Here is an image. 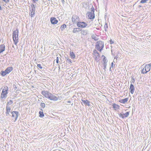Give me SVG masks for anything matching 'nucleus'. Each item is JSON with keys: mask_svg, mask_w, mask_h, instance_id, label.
Instances as JSON below:
<instances>
[{"mask_svg": "<svg viewBox=\"0 0 151 151\" xmlns=\"http://www.w3.org/2000/svg\"><path fill=\"white\" fill-rule=\"evenodd\" d=\"M42 94L45 97L51 100L56 101L58 100V97L47 91H42Z\"/></svg>", "mask_w": 151, "mask_h": 151, "instance_id": "nucleus-1", "label": "nucleus"}, {"mask_svg": "<svg viewBox=\"0 0 151 151\" xmlns=\"http://www.w3.org/2000/svg\"><path fill=\"white\" fill-rule=\"evenodd\" d=\"M18 29L14 31L12 33L13 39L15 45H17L18 42Z\"/></svg>", "mask_w": 151, "mask_h": 151, "instance_id": "nucleus-2", "label": "nucleus"}, {"mask_svg": "<svg viewBox=\"0 0 151 151\" xmlns=\"http://www.w3.org/2000/svg\"><path fill=\"white\" fill-rule=\"evenodd\" d=\"M8 89L7 87H4L1 94V98L3 99L6 97L7 94L8 93Z\"/></svg>", "mask_w": 151, "mask_h": 151, "instance_id": "nucleus-3", "label": "nucleus"}, {"mask_svg": "<svg viewBox=\"0 0 151 151\" xmlns=\"http://www.w3.org/2000/svg\"><path fill=\"white\" fill-rule=\"evenodd\" d=\"M104 46L103 43L101 41H99L96 43V48L98 50L101 51L104 47Z\"/></svg>", "mask_w": 151, "mask_h": 151, "instance_id": "nucleus-4", "label": "nucleus"}, {"mask_svg": "<svg viewBox=\"0 0 151 151\" xmlns=\"http://www.w3.org/2000/svg\"><path fill=\"white\" fill-rule=\"evenodd\" d=\"M72 20L74 24H77L79 21V18L77 16L74 15L72 17Z\"/></svg>", "mask_w": 151, "mask_h": 151, "instance_id": "nucleus-5", "label": "nucleus"}, {"mask_svg": "<svg viewBox=\"0 0 151 151\" xmlns=\"http://www.w3.org/2000/svg\"><path fill=\"white\" fill-rule=\"evenodd\" d=\"M77 25L78 27L83 28L85 27L87 25V24L84 22H79Z\"/></svg>", "mask_w": 151, "mask_h": 151, "instance_id": "nucleus-6", "label": "nucleus"}, {"mask_svg": "<svg viewBox=\"0 0 151 151\" xmlns=\"http://www.w3.org/2000/svg\"><path fill=\"white\" fill-rule=\"evenodd\" d=\"M93 54L96 61H98L100 58L99 54L96 50L93 51Z\"/></svg>", "mask_w": 151, "mask_h": 151, "instance_id": "nucleus-7", "label": "nucleus"}, {"mask_svg": "<svg viewBox=\"0 0 151 151\" xmlns=\"http://www.w3.org/2000/svg\"><path fill=\"white\" fill-rule=\"evenodd\" d=\"M87 14L89 19H93L94 18V12H87Z\"/></svg>", "mask_w": 151, "mask_h": 151, "instance_id": "nucleus-8", "label": "nucleus"}, {"mask_svg": "<svg viewBox=\"0 0 151 151\" xmlns=\"http://www.w3.org/2000/svg\"><path fill=\"white\" fill-rule=\"evenodd\" d=\"M12 107L8 106H8H6V114L7 116H8L9 115V113H10L12 111Z\"/></svg>", "mask_w": 151, "mask_h": 151, "instance_id": "nucleus-9", "label": "nucleus"}, {"mask_svg": "<svg viewBox=\"0 0 151 151\" xmlns=\"http://www.w3.org/2000/svg\"><path fill=\"white\" fill-rule=\"evenodd\" d=\"M18 113V112L16 111H13L12 113H11L12 114V117L15 120L14 121H15L17 120V119L18 117L17 114Z\"/></svg>", "mask_w": 151, "mask_h": 151, "instance_id": "nucleus-10", "label": "nucleus"}, {"mask_svg": "<svg viewBox=\"0 0 151 151\" xmlns=\"http://www.w3.org/2000/svg\"><path fill=\"white\" fill-rule=\"evenodd\" d=\"M50 21L52 24H56L58 22V21L54 17L51 18Z\"/></svg>", "mask_w": 151, "mask_h": 151, "instance_id": "nucleus-11", "label": "nucleus"}, {"mask_svg": "<svg viewBox=\"0 0 151 151\" xmlns=\"http://www.w3.org/2000/svg\"><path fill=\"white\" fill-rule=\"evenodd\" d=\"M102 57H104V59H103V65H104V69L105 70V69L106 68V63H107V60L106 59V57L104 56V55H103L102 56Z\"/></svg>", "mask_w": 151, "mask_h": 151, "instance_id": "nucleus-12", "label": "nucleus"}, {"mask_svg": "<svg viewBox=\"0 0 151 151\" xmlns=\"http://www.w3.org/2000/svg\"><path fill=\"white\" fill-rule=\"evenodd\" d=\"M128 100V98H126L124 99H122L119 100V101L121 103L125 104L126 103Z\"/></svg>", "mask_w": 151, "mask_h": 151, "instance_id": "nucleus-13", "label": "nucleus"}, {"mask_svg": "<svg viewBox=\"0 0 151 151\" xmlns=\"http://www.w3.org/2000/svg\"><path fill=\"white\" fill-rule=\"evenodd\" d=\"M130 92L132 94H133L134 91V87L133 84H131L130 87Z\"/></svg>", "mask_w": 151, "mask_h": 151, "instance_id": "nucleus-14", "label": "nucleus"}, {"mask_svg": "<svg viewBox=\"0 0 151 151\" xmlns=\"http://www.w3.org/2000/svg\"><path fill=\"white\" fill-rule=\"evenodd\" d=\"M5 50V46L4 45H2L0 46V53L2 52Z\"/></svg>", "mask_w": 151, "mask_h": 151, "instance_id": "nucleus-15", "label": "nucleus"}, {"mask_svg": "<svg viewBox=\"0 0 151 151\" xmlns=\"http://www.w3.org/2000/svg\"><path fill=\"white\" fill-rule=\"evenodd\" d=\"M82 101L83 103L85 104V105H87L88 106H90V102L88 100H82Z\"/></svg>", "mask_w": 151, "mask_h": 151, "instance_id": "nucleus-16", "label": "nucleus"}, {"mask_svg": "<svg viewBox=\"0 0 151 151\" xmlns=\"http://www.w3.org/2000/svg\"><path fill=\"white\" fill-rule=\"evenodd\" d=\"M13 70V68L12 67H9L8 68L5 70V72L8 74L9 73Z\"/></svg>", "mask_w": 151, "mask_h": 151, "instance_id": "nucleus-17", "label": "nucleus"}, {"mask_svg": "<svg viewBox=\"0 0 151 151\" xmlns=\"http://www.w3.org/2000/svg\"><path fill=\"white\" fill-rule=\"evenodd\" d=\"M69 55L71 59H74L75 58L76 56L73 52L70 51V52Z\"/></svg>", "mask_w": 151, "mask_h": 151, "instance_id": "nucleus-18", "label": "nucleus"}, {"mask_svg": "<svg viewBox=\"0 0 151 151\" xmlns=\"http://www.w3.org/2000/svg\"><path fill=\"white\" fill-rule=\"evenodd\" d=\"M145 67L146 68V70L147 72H148L150 70V64H146Z\"/></svg>", "mask_w": 151, "mask_h": 151, "instance_id": "nucleus-19", "label": "nucleus"}, {"mask_svg": "<svg viewBox=\"0 0 151 151\" xmlns=\"http://www.w3.org/2000/svg\"><path fill=\"white\" fill-rule=\"evenodd\" d=\"M80 31V28H74L73 32L74 33L78 32Z\"/></svg>", "mask_w": 151, "mask_h": 151, "instance_id": "nucleus-20", "label": "nucleus"}, {"mask_svg": "<svg viewBox=\"0 0 151 151\" xmlns=\"http://www.w3.org/2000/svg\"><path fill=\"white\" fill-rule=\"evenodd\" d=\"M129 114V112H127L125 114H121V116L123 118L124 117H127Z\"/></svg>", "mask_w": 151, "mask_h": 151, "instance_id": "nucleus-21", "label": "nucleus"}, {"mask_svg": "<svg viewBox=\"0 0 151 151\" xmlns=\"http://www.w3.org/2000/svg\"><path fill=\"white\" fill-rule=\"evenodd\" d=\"M88 33V31L87 30L83 29V30L81 32V33L82 35H86Z\"/></svg>", "mask_w": 151, "mask_h": 151, "instance_id": "nucleus-22", "label": "nucleus"}, {"mask_svg": "<svg viewBox=\"0 0 151 151\" xmlns=\"http://www.w3.org/2000/svg\"><path fill=\"white\" fill-rule=\"evenodd\" d=\"M119 106L116 104H114L113 105V107L115 110H116L119 109Z\"/></svg>", "mask_w": 151, "mask_h": 151, "instance_id": "nucleus-23", "label": "nucleus"}, {"mask_svg": "<svg viewBox=\"0 0 151 151\" xmlns=\"http://www.w3.org/2000/svg\"><path fill=\"white\" fill-rule=\"evenodd\" d=\"M142 73H146L147 72V70H146V68H145V67H142Z\"/></svg>", "mask_w": 151, "mask_h": 151, "instance_id": "nucleus-24", "label": "nucleus"}, {"mask_svg": "<svg viewBox=\"0 0 151 151\" xmlns=\"http://www.w3.org/2000/svg\"><path fill=\"white\" fill-rule=\"evenodd\" d=\"M66 62L69 64H71L72 63L71 60L69 59L68 57L66 58Z\"/></svg>", "mask_w": 151, "mask_h": 151, "instance_id": "nucleus-25", "label": "nucleus"}, {"mask_svg": "<svg viewBox=\"0 0 151 151\" xmlns=\"http://www.w3.org/2000/svg\"><path fill=\"white\" fill-rule=\"evenodd\" d=\"M12 101L10 100V101H9V102H8V104H7L6 106H8H8L12 107Z\"/></svg>", "mask_w": 151, "mask_h": 151, "instance_id": "nucleus-26", "label": "nucleus"}, {"mask_svg": "<svg viewBox=\"0 0 151 151\" xmlns=\"http://www.w3.org/2000/svg\"><path fill=\"white\" fill-rule=\"evenodd\" d=\"M66 25L65 24H64L62 25L60 28L61 29L62 31L65 28H66Z\"/></svg>", "mask_w": 151, "mask_h": 151, "instance_id": "nucleus-27", "label": "nucleus"}, {"mask_svg": "<svg viewBox=\"0 0 151 151\" xmlns=\"http://www.w3.org/2000/svg\"><path fill=\"white\" fill-rule=\"evenodd\" d=\"M104 30L105 31H106L108 29V26L106 23L104 25Z\"/></svg>", "mask_w": 151, "mask_h": 151, "instance_id": "nucleus-28", "label": "nucleus"}, {"mask_svg": "<svg viewBox=\"0 0 151 151\" xmlns=\"http://www.w3.org/2000/svg\"><path fill=\"white\" fill-rule=\"evenodd\" d=\"M39 114L40 115V116L41 117H43L44 116V115L42 112L40 111L39 112Z\"/></svg>", "mask_w": 151, "mask_h": 151, "instance_id": "nucleus-29", "label": "nucleus"}, {"mask_svg": "<svg viewBox=\"0 0 151 151\" xmlns=\"http://www.w3.org/2000/svg\"><path fill=\"white\" fill-rule=\"evenodd\" d=\"M35 14V11H32L31 12V13H30L31 14V17H34V16Z\"/></svg>", "mask_w": 151, "mask_h": 151, "instance_id": "nucleus-30", "label": "nucleus"}, {"mask_svg": "<svg viewBox=\"0 0 151 151\" xmlns=\"http://www.w3.org/2000/svg\"><path fill=\"white\" fill-rule=\"evenodd\" d=\"M7 74V73H6V72H5V71H3L2 72V73L1 74L2 76H5Z\"/></svg>", "mask_w": 151, "mask_h": 151, "instance_id": "nucleus-31", "label": "nucleus"}, {"mask_svg": "<svg viewBox=\"0 0 151 151\" xmlns=\"http://www.w3.org/2000/svg\"><path fill=\"white\" fill-rule=\"evenodd\" d=\"M92 38L95 40H97L98 39L94 35H93L92 36Z\"/></svg>", "mask_w": 151, "mask_h": 151, "instance_id": "nucleus-32", "label": "nucleus"}, {"mask_svg": "<svg viewBox=\"0 0 151 151\" xmlns=\"http://www.w3.org/2000/svg\"><path fill=\"white\" fill-rule=\"evenodd\" d=\"M41 106L43 108H44L45 106V104L44 103H41L40 104Z\"/></svg>", "mask_w": 151, "mask_h": 151, "instance_id": "nucleus-33", "label": "nucleus"}, {"mask_svg": "<svg viewBox=\"0 0 151 151\" xmlns=\"http://www.w3.org/2000/svg\"><path fill=\"white\" fill-rule=\"evenodd\" d=\"M148 0H141L140 3H145L147 2Z\"/></svg>", "mask_w": 151, "mask_h": 151, "instance_id": "nucleus-34", "label": "nucleus"}, {"mask_svg": "<svg viewBox=\"0 0 151 151\" xmlns=\"http://www.w3.org/2000/svg\"><path fill=\"white\" fill-rule=\"evenodd\" d=\"M37 67L40 69H42V67L41 65L40 64H38L37 65Z\"/></svg>", "mask_w": 151, "mask_h": 151, "instance_id": "nucleus-35", "label": "nucleus"}, {"mask_svg": "<svg viewBox=\"0 0 151 151\" xmlns=\"http://www.w3.org/2000/svg\"><path fill=\"white\" fill-rule=\"evenodd\" d=\"M35 7L33 5V6H32V11H35Z\"/></svg>", "mask_w": 151, "mask_h": 151, "instance_id": "nucleus-36", "label": "nucleus"}, {"mask_svg": "<svg viewBox=\"0 0 151 151\" xmlns=\"http://www.w3.org/2000/svg\"><path fill=\"white\" fill-rule=\"evenodd\" d=\"M56 62L57 63H58L59 58L58 57H57L56 59Z\"/></svg>", "mask_w": 151, "mask_h": 151, "instance_id": "nucleus-37", "label": "nucleus"}, {"mask_svg": "<svg viewBox=\"0 0 151 151\" xmlns=\"http://www.w3.org/2000/svg\"><path fill=\"white\" fill-rule=\"evenodd\" d=\"M134 81H135L134 79L132 77V82L133 83L134 82Z\"/></svg>", "mask_w": 151, "mask_h": 151, "instance_id": "nucleus-38", "label": "nucleus"}, {"mask_svg": "<svg viewBox=\"0 0 151 151\" xmlns=\"http://www.w3.org/2000/svg\"><path fill=\"white\" fill-rule=\"evenodd\" d=\"M110 43L111 44L113 43V42L112 41V40L111 39V40H110Z\"/></svg>", "mask_w": 151, "mask_h": 151, "instance_id": "nucleus-39", "label": "nucleus"}, {"mask_svg": "<svg viewBox=\"0 0 151 151\" xmlns=\"http://www.w3.org/2000/svg\"><path fill=\"white\" fill-rule=\"evenodd\" d=\"M91 12L92 11H93V12H94V9L93 7H91Z\"/></svg>", "mask_w": 151, "mask_h": 151, "instance_id": "nucleus-40", "label": "nucleus"}, {"mask_svg": "<svg viewBox=\"0 0 151 151\" xmlns=\"http://www.w3.org/2000/svg\"><path fill=\"white\" fill-rule=\"evenodd\" d=\"M113 63L112 62V63H111V67H110V69H111V68H113Z\"/></svg>", "mask_w": 151, "mask_h": 151, "instance_id": "nucleus-41", "label": "nucleus"}, {"mask_svg": "<svg viewBox=\"0 0 151 151\" xmlns=\"http://www.w3.org/2000/svg\"><path fill=\"white\" fill-rule=\"evenodd\" d=\"M61 1L63 3H64V0H61Z\"/></svg>", "mask_w": 151, "mask_h": 151, "instance_id": "nucleus-42", "label": "nucleus"}, {"mask_svg": "<svg viewBox=\"0 0 151 151\" xmlns=\"http://www.w3.org/2000/svg\"><path fill=\"white\" fill-rule=\"evenodd\" d=\"M33 0V1H37L38 0Z\"/></svg>", "mask_w": 151, "mask_h": 151, "instance_id": "nucleus-43", "label": "nucleus"}, {"mask_svg": "<svg viewBox=\"0 0 151 151\" xmlns=\"http://www.w3.org/2000/svg\"><path fill=\"white\" fill-rule=\"evenodd\" d=\"M68 103H70V101H68Z\"/></svg>", "mask_w": 151, "mask_h": 151, "instance_id": "nucleus-44", "label": "nucleus"}]
</instances>
